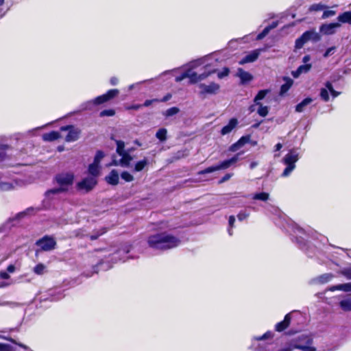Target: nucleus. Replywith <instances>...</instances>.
I'll return each instance as SVG.
<instances>
[{
	"mask_svg": "<svg viewBox=\"0 0 351 351\" xmlns=\"http://www.w3.org/2000/svg\"><path fill=\"white\" fill-rule=\"evenodd\" d=\"M147 241L149 247L158 250H170L176 247L180 243L179 238L165 230L164 226L160 227V231L150 234Z\"/></svg>",
	"mask_w": 351,
	"mask_h": 351,
	"instance_id": "1",
	"label": "nucleus"
},
{
	"mask_svg": "<svg viewBox=\"0 0 351 351\" xmlns=\"http://www.w3.org/2000/svg\"><path fill=\"white\" fill-rule=\"evenodd\" d=\"M117 149L116 152L121 158L117 160L115 158L112 159V165L118 166L120 165L123 167H129L131 161L133 160L132 156L130 155L132 149H125V143L122 141L116 140Z\"/></svg>",
	"mask_w": 351,
	"mask_h": 351,
	"instance_id": "2",
	"label": "nucleus"
},
{
	"mask_svg": "<svg viewBox=\"0 0 351 351\" xmlns=\"http://www.w3.org/2000/svg\"><path fill=\"white\" fill-rule=\"evenodd\" d=\"M299 160V154L295 149L290 150L283 158V163L286 165L282 176L288 177L295 168V162Z\"/></svg>",
	"mask_w": 351,
	"mask_h": 351,
	"instance_id": "3",
	"label": "nucleus"
},
{
	"mask_svg": "<svg viewBox=\"0 0 351 351\" xmlns=\"http://www.w3.org/2000/svg\"><path fill=\"white\" fill-rule=\"evenodd\" d=\"M241 154V153H239L232 158L226 160L221 162H220L219 165L215 166L209 167L204 170H202L199 172V174H205V173H213L215 171L221 170V169H226L230 167L231 165L235 164L239 159V156Z\"/></svg>",
	"mask_w": 351,
	"mask_h": 351,
	"instance_id": "4",
	"label": "nucleus"
},
{
	"mask_svg": "<svg viewBox=\"0 0 351 351\" xmlns=\"http://www.w3.org/2000/svg\"><path fill=\"white\" fill-rule=\"evenodd\" d=\"M118 94L119 90L117 89L109 90L106 94L98 96L93 100L88 101L86 104V108H90L91 106L93 105H99L104 104L116 97Z\"/></svg>",
	"mask_w": 351,
	"mask_h": 351,
	"instance_id": "5",
	"label": "nucleus"
},
{
	"mask_svg": "<svg viewBox=\"0 0 351 351\" xmlns=\"http://www.w3.org/2000/svg\"><path fill=\"white\" fill-rule=\"evenodd\" d=\"M59 187L57 188L62 193L66 191L73 182V176L70 173H62L56 177Z\"/></svg>",
	"mask_w": 351,
	"mask_h": 351,
	"instance_id": "6",
	"label": "nucleus"
},
{
	"mask_svg": "<svg viewBox=\"0 0 351 351\" xmlns=\"http://www.w3.org/2000/svg\"><path fill=\"white\" fill-rule=\"evenodd\" d=\"M198 87L200 89L199 94L202 95H215L220 88L219 85L215 82H211L209 84H199Z\"/></svg>",
	"mask_w": 351,
	"mask_h": 351,
	"instance_id": "7",
	"label": "nucleus"
},
{
	"mask_svg": "<svg viewBox=\"0 0 351 351\" xmlns=\"http://www.w3.org/2000/svg\"><path fill=\"white\" fill-rule=\"evenodd\" d=\"M62 192L57 188L51 189L45 192V197L43 200V205L45 208H49L51 206V202L56 199L58 195Z\"/></svg>",
	"mask_w": 351,
	"mask_h": 351,
	"instance_id": "8",
	"label": "nucleus"
},
{
	"mask_svg": "<svg viewBox=\"0 0 351 351\" xmlns=\"http://www.w3.org/2000/svg\"><path fill=\"white\" fill-rule=\"evenodd\" d=\"M36 245L43 250L49 251L54 249L56 241L51 237H45L37 241Z\"/></svg>",
	"mask_w": 351,
	"mask_h": 351,
	"instance_id": "9",
	"label": "nucleus"
},
{
	"mask_svg": "<svg viewBox=\"0 0 351 351\" xmlns=\"http://www.w3.org/2000/svg\"><path fill=\"white\" fill-rule=\"evenodd\" d=\"M341 27L339 23H325L320 26L319 31L324 35H332L337 32L338 28Z\"/></svg>",
	"mask_w": 351,
	"mask_h": 351,
	"instance_id": "10",
	"label": "nucleus"
},
{
	"mask_svg": "<svg viewBox=\"0 0 351 351\" xmlns=\"http://www.w3.org/2000/svg\"><path fill=\"white\" fill-rule=\"evenodd\" d=\"M130 247L129 245H125L121 249L118 250L112 254V260H113L115 263L118 261L125 262L128 258L127 254L130 252Z\"/></svg>",
	"mask_w": 351,
	"mask_h": 351,
	"instance_id": "11",
	"label": "nucleus"
},
{
	"mask_svg": "<svg viewBox=\"0 0 351 351\" xmlns=\"http://www.w3.org/2000/svg\"><path fill=\"white\" fill-rule=\"evenodd\" d=\"M97 180L95 178L93 177H88L84 178L83 180L77 184L78 188L81 190H84L86 191H89L93 189V187L96 185Z\"/></svg>",
	"mask_w": 351,
	"mask_h": 351,
	"instance_id": "12",
	"label": "nucleus"
},
{
	"mask_svg": "<svg viewBox=\"0 0 351 351\" xmlns=\"http://www.w3.org/2000/svg\"><path fill=\"white\" fill-rule=\"evenodd\" d=\"M61 130H69L65 140L67 142H72L76 141L79 137L80 131L73 126H64L61 128Z\"/></svg>",
	"mask_w": 351,
	"mask_h": 351,
	"instance_id": "13",
	"label": "nucleus"
},
{
	"mask_svg": "<svg viewBox=\"0 0 351 351\" xmlns=\"http://www.w3.org/2000/svg\"><path fill=\"white\" fill-rule=\"evenodd\" d=\"M263 51V49H256L248 54H247L245 56H244L240 61L239 64H244L246 63L253 62H254L259 56L261 52Z\"/></svg>",
	"mask_w": 351,
	"mask_h": 351,
	"instance_id": "14",
	"label": "nucleus"
},
{
	"mask_svg": "<svg viewBox=\"0 0 351 351\" xmlns=\"http://www.w3.org/2000/svg\"><path fill=\"white\" fill-rule=\"evenodd\" d=\"M238 125V120L232 118L230 120L229 123L222 128L221 130V135H226L230 133Z\"/></svg>",
	"mask_w": 351,
	"mask_h": 351,
	"instance_id": "15",
	"label": "nucleus"
},
{
	"mask_svg": "<svg viewBox=\"0 0 351 351\" xmlns=\"http://www.w3.org/2000/svg\"><path fill=\"white\" fill-rule=\"evenodd\" d=\"M311 64H304L300 65L296 71L291 72V75L294 78H298L301 74L308 73L311 69Z\"/></svg>",
	"mask_w": 351,
	"mask_h": 351,
	"instance_id": "16",
	"label": "nucleus"
},
{
	"mask_svg": "<svg viewBox=\"0 0 351 351\" xmlns=\"http://www.w3.org/2000/svg\"><path fill=\"white\" fill-rule=\"evenodd\" d=\"M302 36H306L304 38L306 43H307L309 40L317 42L320 40V36L315 30L306 31L304 33H303Z\"/></svg>",
	"mask_w": 351,
	"mask_h": 351,
	"instance_id": "17",
	"label": "nucleus"
},
{
	"mask_svg": "<svg viewBox=\"0 0 351 351\" xmlns=\"http://www.w3.org/2000/svg\"><path fill=\"white\" fill-rule=\"evenodd\" d=\"M237 75L240 78L242 84L248 82L252 79V75L241 68L238 69Z\"/></svg>",
	"mask_w": 351,
	"mask_h": 351,
	"instance_id": "18",
	"label": "nucleus"
},
{
	"mask_svg": "<svg viewBox=\"0 0 351 351\" xmlns=\"http://www.w3.org/2000/svg\"><path fill=\"white\" fill-rule=\"evenodd\" d=\"M328 290L330 291H342L344 292H351V282L331 286L328 288Z\"/></svg>",
	"mask_w": 351,
	"mask_h": 351,
	"instance_id": "19",
	"label": "nucleus"
},
{
	"mask_svg": "<svg viewBox=\"0 0 351 351\" xmlns=\"http://www.w3.org/2000/svg\"><path fill=\"white\" fill-rule=\"evenodd\" d=\"M119 176L116 170H112L108 176L106 177V182L112 185H117L119 183Z\"/></svg>",
	"mask_w": 351,
	"mask_h": 351,
	"instance_id": "20",
	"label": "nucleus"
},
{
	"mask_svg": "<svg viewBox=\"0 0 351 351\" xmlns=\"http://www.w3.org/2000/svg\"><path fill=\"white\" fill-rule=\"evenodd\" d=\"M335 278V276L331 273H326L318 276L315 281L319 284H325L331 281Z\"/></svg>",
	"mask_w": 351,
	"mask_h": 351,
	"instance_id": "21",
	"label": "nucleus"
},
{
	"mask_svg": "<svg viewBox=\"0 0 351 351\" xmlns=\"http://www.w3.org/2000/svg\"><path fill=\"white\" fill-rule=\"evenodd\" d=\"M291 314H287L282 322H280L276 325V330L280 332L287 328L289 324Z\"/></svg>",
	"mask_w": 351,
	"mask_h": 351,
	"instance_id": "22",
	"label": "nucleus"
},
{
	"mask_svg": "<svg viewBox=\"0 0 351 351\" xmlns=\"http://www.w3.org/2000/svg\"><path fill=\"white\" fill-rule=\"evenodd\" d=\"M100 172V166L99 164L96 162H93L88 167V173L92 176V177L95 178L99 176Z\"/></svg>",
	"mask_w": 351,
	"mask_h": 351,
	"instance_id": "23",
	"label": "nucleus"
},
{
	"mask_svg": "<svg viewBox=\"0 0 351 351\" xmlns=\"http://www.w3.org/2000/svg\"><path fill=\"white\" fill-rule=\"evenodd\" d=\"M284 80L285 81V83L283 84L280 87V94L281 95L286 93L289 90V88L291 87V86L293 85V81L289 77H285Z\"/></svg>",
	"mask_w": 351,
	"mask_h": 351,
	"instance_id": "24",
	"label": "nucleus"
},
{
	"mask_svg": "<svg viewBox=\"0 0 351 351\" xmlns=\"http://www.w3.org/2000/svg\"><path fill=\"white\" fill-rule=\"evenodd\" d=\"M339 23L351 24V12H345L337 17Z\"/></svg>",
	"mask_w": 351,
	"mask_h": 351,
	"instance_id": "25",
	"label": "nucleus"
},
{
	"mask_svg": "<svg viewBox=\"0 0 351 351\" xmlns=\"http://www.w3.org/2000/svg\"><path fill=\"white\" fill-rule=\"evenodd\" d=\"M60 136L59 132L56 131H52L49 133H45L43 135V139L45 141H53L58 138H59Z\"/></svg>",
	"mask_w": 351,
	"mask_h": 351,
	"instance_id": "26",
	"label": "nucleus"
},
{
	"mask_svg": "<svg viewBox=\"0 0 351 351\" xmlns=\"http://www.w3.org/2000/svg\"><path fill=\"white\" fill-rule=\"evenodd\" d=\"M38 210V208H35L33 207H30V208H27L25 210L18 213L16 215V217L17 219H20L25 217V216L33 215V214L36 213Z\"/></svg>",
	"mask_w": 351,
	"mask_h": 351,
	"instance_id": "27",
	"label": "nucleus"
},
{
	"mask_svg": "<svg viewBox=\"0 0 351 351\" xmlns=\"http://www.w3.org/2000/svg\"><path fill=\"white\" fill-rule=\"evenodd\" d=\"M252 199L266 202L269 198V194L266 192L256 193L252 195Z\"/></svg>",
	"mask_w": 351,
	"mask_h": 351,
	"instance_id": "28",
	"label": "nucleus"
},
{
	"mask_svg": "<svg viewBox=\"0 0 351 351\" xmlns=\"http://www.w3.org/2000/svg\"><path fill=\"white\" fill-rule=\"evenodd\" d=\"M268 93V90H260L254 99V102L255 105H259L260 104H261L260 101L263 99Z\"/></svg>",
	"mask_w": 351,
	"mask_h": 351,
	"instance_id": "29",
	"label": "nucleus"
},
{
	"mask_svg": "<svg viewBox=\"0 0 351 351\" xmlns=\"http://www.w3.org/2000/svg\"><path fill=\"white\" fill-rule=\"evenodd\" d=\"M312 101V99L311 98H306L302 101H301L300 104H298L296 106L295 110L298 112H301L304 110V108L311 104Z\"/></svg>",
	"mask_w": 351,
	"mask_h": 351,
	"instance_id": "30",
	"label": "nucleus"
},
{
	"mask_svg": "<svg viewBox=\"0 0 351 351\" xmlns=\"http://www.w3.org/2000/svg\"><path fill=\"white\" fill-rule=\"evenodd\" d=\"M338 274L344 276L348 280H351V265L341 269L338 271Z\"/></svg>",
	"mask_w": 351,
	"mask_h": 351,
	"instance_id": "31",
	"label": "nucleus"
},
{
	"mask_svg": "<svg viewBox=\"0 0 351 351\" xmlns=\"http://www.w3.org/2000/svg\"><path fill=\"white\" fill-rule=\"evenodd\" d=\"M167 130L165 128L159 129L156 134V138L161 142H164L167 139Z\"/></svg>",
	"mask_w": 351,
	"mask_h": 351,
	"instance_id": "32",
	"label": "nucleus"
},
{
	"mask_svg": "<svg viewBox=\"0 0 351 351\" xmlns=\"http://www.w3.org/2000/svg\"><path fill=\"white\" fill-rule=\"evenodd\" d=\"M328 7L326 5L323 4L322 3H314V4L311 5L309 7L308 10L311 12H317V11L324 10L326 9Z\"/></svg>",
	"mask_w": 351,
	"mask_h": 351,
	"instance_id": "33",
	"label": "nucleus"
},
{
	"mask_svg": "<svg viewBox=\"0 0 351 351\" xmlns=\"http://www.w3.org/2000/svg\"><path fill=\"white\" fill-rule=\"evenodd\" d=\"M189 75L188 78L190 80V82L192 84L199 82V74L192 71L191 69H188Z\"/></svg>",
	"mask_w": 351,
	"mask_h": 351,
	"instance_id": "34",
	"label": "nucleus"
},
{
	"mask_svg": "<svg viewBox=\"0 0 351 351\" xmlns=\"http://www.w3.org/2000/svg\"><path fill=\"white\" fill-rule=\"evenodd\" d=\"M11 148L5 145H0V161L5 159L7 152L10 151Z\"/></svg>",
	"mask_w": 351,
	"mask_h": 351,
	"instance_id": "35",
	"label": "nucleus"
},
{
	"mask_svg": "<svg viewBox=\"0 0 351 351\" xmlns=\"http://www.w3.org/2000/svg\"><path fill=\"white\" fill-rule=\"evenodd\" d=\"M147 164L148 160L146 158H144L143 160L137 162L134 166V171L137 172L142 171L147 166Z\"/></svg>",
	"mask_w": 351,
	"mask_h": 351,
	"instance_id": "36",
	"label": "nucleus"
},
{
	"mask_svg": "<svg viewBox=\"0 0 351 351\" xmlns=\"http://www.w3.org/2000/svg\"><path fill=\"white\" fill-rule=\"evenodd\" d=\"M46 266L43 263H38L34 267V272L37 275H42L45 272Z\"/></svg>",
	"mask_w": 351,
	"mask_h": 351,
	"instance_id": "37",
	"label": "nucleus"
},
{
	"mask_svg": "<svg viewBox=\"0 0 351 351\" xmlns=\"http://www.w3.org/2000/svg\"><path fill=\"white\" fill-rule=\"evenodd\" d=\"M258 106V109L257 110L258 114L261 117H265L267 115L269 110L267 106H264L262 104H260Z\"/></svg>",
	"mask_w": 351,
	"mask_h": 351,
	"instance_id": "38",
	"label": "nucleus"
},
{
	"mask_svg": "<svg viewBox=\"0 0 351 351\" xmlns=\"http://www.w3.org/2000/svg\"><path fill=\"white\" fill-rule=\"evenodd\" d=\"M12 188V184L10 182L0 181V192L9 191Z\"/></svg>",
	"mask_w": 351,
	"mask_h": 351,
	"instance_id": "39",
	"label": "nucleus"
},
{
	"mask_svg": "<svg viewBox=\"0 0 351 351\" xmlns=\"http://www.w3.org/2000/svg\"><path fill=\"white\" fill-rule=\"evenodd\" d=\"M325 86L327 88V89L330 91V93H331V95H332V96L333 97H337L338 95H340L339 92H337L335 90H334L333 86H332L331 82H327L326 83Z\"/></svg>",
	"mask_w": 351,
	"mask_h": 351,
	"instance_id": "40",
	"label": "nucleus"
},
{
	"mask_svg": "<svg viewBox=\"0 0 351 351\" xmlns=\"http://www.w3.org/2000/svg\"><path fill=\"white\" fill-rule=\"evenodd\" d=\"M179 112V109L177 107H172L167 109L165 112L164 115L166 117H171L176 114Z\"/></svg>",
	"mask_w": 351,
	"mask_h": 351,
	"instance_id": "41",
	"label": "nucleus"
},
{
	"mask_svg": "<svg viewBox=\"0 0 351 351\" xmlns=\"http://www.w3.org/2000/svg\"><path fill=\"white\" fill-rule=\"evenodd\" d=\"M340 307H351V295H348L341 301Z\"/></svg>",
	"mask_w": 351,
	"mask_h": 351,
	"instance_id": "42",
	"label": "nucleus"
},
{
	"mask_svg": "<svg viewBox=\"0 0 351 351\" xmlns=\"http://www.w3.org/2000/svg\"><path fill=\"white\" fill-rule=\"evenodd\" d=\"M235 222V217L233 215H231L229 217V219H228V224H229V228H228V234L230 236H232V228L234 227V223Z\"/></svg>",
	"mask_w": 351,
	"mask_h": 351,
	"instance_id": "43",
	"label": "nucleus"
},
{
	"mask_svg": "<svg viewBox=\"0 0 351 351\" xmlns=\"http://www.w3.org/2000/svg\"><path fill=\"white\" fill-rule=\"evenodd\" d=\"M121 178L125 182H132L134 180L133 176L128 171H123L121 174Z\"/></svg>",
	"mask_w": 351,
	"mask_h": 351,
	"instance_id": "44",
	"label": "nucleus"
},
{
	"mask_svg": "<svg viewBox=\"0 0 351 351\" xmlns=\"http://www.w3.org/2000/svg\"><path fill=\"white\" fill-rule=\"evenodd\" d=\"M305 36H301L295 40V47L296 49H301L304 46V45L306 43L305 40H304Z\"/></svg>",
	"mask_w": 351,
	"mask_h": 351,
	"instance_id": "45",
	"label": "nucleus"
},
{
	"mask_svg": "<svg viewBox=\"0 0 351 351\" xmlns=\"http://www.w3.org/2000/svg\"><path fill=\"white\" fill-rule=\"evenodd\" d=\"M328 90L326 87L325 88H322L320 90V97L324 101H328L329 100V95Z\"/></svg>",
	"mask_w": 351,
	"mask_h": 351,
	"instance_id": "46",
	"label": "nucleus"
},
{
	"mask_svg": "<svg viewBox=\"0 0 351 351\" xmlns=\"http://www.w3.org/2000/svg\"><path fill=\"white\" fill-rule=\"evenodd\" d=\"M104 157V153L101 151H97L93 162L99 164Z\"/></svg>",
	"mask_w": 351,
	"mask_h": 351,
	"instance_id": "47",
	"label": "nucleus"
},
{
	"mask_svg": "<svg viewBox=\"0 0 351 351\" xmlns=\"http://www.w3.org/2000/svg\"><path fill=\"white\" fill-rule=\"evenodd\" d=\"M336 14V12L334 10H324L322 16V19H326L329 17L333 16Z\"/></svg>",
	"mask_w": 351,
	"mask_h": 351,
	"instance_id": "48",
	"label": "nucleus"
},
{
	"mask_svg": "<svg viewBox=\"0 0 351 351\" xmlns=\"http://www.w3.org/2000/svg\"><path fill=\"white\" fill-rule=\"evenodd\" d=\"M249 215L250 213L247 212L246 210H241L238 214L237 217L239 221H243L247 219L249 217Z\"/></svg>",
	"mask_w": 351,
	"mask_h": 351,
	"instance_id": "49",
	"label": "nucleus"
},
{
	"mask_svg": "<svg viewBox=\"0 0 351 351\" xmlns=\"http://www.w3.org/2000/svg\"><path fill=\"white\" fill-rule=\"evenodd\" d=\"M114 113H115V112L112 109L104 110L100 112V117H105V116L111 117V116H113L114 114Z\"/></svg>",
	"mask_w": 351,
	"mask_h": 351,
	"instance_id": "50",
	"label": "nucleus"
},
{
	"mask_svg": "<svg viewBox=\"0 0 351 351\" xmlns=\"http://www.w3.org/2000/svg\"><path fill=\"white\" fill-rule=\"evenodd\" d=\"M250 141V137L245 136H242L237 143L241 147Z\"/></svg>",
	"mask_w": 351,
	"mask_h": 351,
	"instance_id": "51",
	"label": "nucleus"
},
{
	"mask_svg": "<svg viewBox=\"0 0 351 351\" xmlns=\"http://www.w3.org/2000/svg\"><path fill=\"white\" fill-rule=\"evenodd\" d=\"M269 28H267L265 27L263 31L262 32H261L260 34H258L256 36V40H261L263 39L264 37H265L268 33L269 32Z\"/></svg>",
	"mask_w": 351,
	"mask_h": 351,
	"instance_id": "52",
	"label": "nucleus"
},
{
	"mask_svg": "<svg viewBox=\"0 0 351 351\" xmlns=\"http://www.w3.org/2000/svg\"><path fill=\"white\" fill-rule=\"evenodd\" d=\"M188 75H189V72H188V70H186V71H184L180 75L176 76V82H181L184 79L188 77Z\"/></svg>",
	"mask_w": 351,
	"mask_h": 351,
	"instance_id": "53",
	"label": "nucleus"
},
{
	"mask_svg": "<svg viewBox=\"0 0 351 351\" xmlns=\"http://www.w3.org/2000/svg\"><path fill=\"white\" fill-rule=\"evenodd\" d=\"M229 73V69L228 68H224L222 71L219 72L217 76L219 78L221 79L226 76H227Z\"/></svg>",
	"mask_w": 351,
	"mask_h": 351,
	"instance_id": "54",
	"label": "nucleus"
},
{
	"mask_svg": "<svg viewBox=\"0 0 351 351\" xmlns=\"http://www.w3.org/2000/svg\"><path fill=\"white\" fill-rule=\"evenodd\" d=\"M215 71H209V72H204L201 74H199V82L207 78L211 73H213Z\"/></svg>",
	"mask_w": 351,
	"mask_h": 351,
	"instance_id": "55",
	"label": "nucleus"
},
{
	"mask_svg": "<svg viewBox=\"0 0 351 351\" xmlns=\"http://www.w3.org/2000/svg\"><path fill=\"white\" fill-rule=\"evenodd\" d=\"M272 337V332H267L261 337H259L256 338L258 340H263V339H267Z\"/></svg>",
	"mask_w": 351,
	"mask_h": 351,
	"instance_id": "56",
	"label": "nucleus"
},
{
	"mask_svg": "<svg viewBox=\"0 0 351 351\" xmlns=\"http://www.w3.org/2000/svg\"><path fill=\"white\" fill-rule=\"evenodd\" d=\"M0 351H12V348L9 345L0 343Z\"/></svg>",
	"mask_w": 351,
	"mask_h": 351,
	"instance_id": "57",
	"label": "nucleus"
},
{
	"mask_svg": "<svg viewBox=\"0 0 351 351\" xmlns=\"http://www.w3.org/2000/svg\"><path fill=\"white\" fill-rule=\"evenodd\" d=\"M240 148H241V147L239 146L238 143L236 142L230 147L229 150L230 152H234L239 150Z\"/></svg>",
	"mask_w": 351,
	"mask_h": 351,
	"instance_id": "58",
	"label": "nucleus"
},
{
	"mask_svg": "<svg viewBox=\"0 0 351 351\" xmlns=\"http://www.w3.org/2000/svg\"><path fill=\"white\" fill-rule=\"evenodd\" d=\"M335 49V47H334L328 48L326 51L325 53L324 54V56L326 58V57L330 56L331 54H332L334 53Z\"/></svg>",
	"mask_w": 351,
	"mask_h": 351,
	"instance_id": "59",
	"label": "nucleus"
},
{
	"mask_svg": "<svg viewBox=\"0 0 351 351\" xmlns=\"http://www.w3.org/2000/svg\"><path fill=\"white\" fill-rule=\"evenodd\" d=\"M106 232V230L105 228H102L101 230V232L99 234H92L90 235V239L91 240H95V239H97L100 235H102L103 234H104L105 232Z\"/></svg>",
	"mask_w": 351,
	"mask_h": 351,
	"instance_id": "60",
	"label": "nucleus"
},
{
	"mask_svg": "<svg viewBox=\"0 0 351 351\" xmlns=\"http://www.w3.org/2000/svg\"><path fill=\"white\" fill-rule=\"evenodd\" d=\"M0 278L3 280H8L10 278L9 274L5 271H0Z\"/></svg>",
	"mask_w": 351,
	"mask_h": 351,
	"instance_id": "61",
	"label": "nucleus"
},
{
	"mask_svg": "<svg viewBox=\"0 0 351 351\" xmlns=\"http://www.w3.org/2000/svg\"><path fill=\"white\" fill-rule=\"evenodd\" d=\"M232 174L231 173H227L222 178L221 180L219 181V183H223L224 182H226L228 181L231 177H232Z\"/></svg>",
	"mask_w": 351,
	"mask_h": 351,
	"instance_id": "62",
	"label": "nucleus"
},
{
	"mask_svg": "<svg viewBox=\"0 0 351 351\" xmlns=\"http://www.w3.org/2000/svg\"><path fill=\"white\" fill-rule=\"evenodd\" d=\"M278 25V22L276 21H274L271 23V24H270L269 25L267 26L266 27L267 28H269V31L270 32L272 29H274L275 27H276Z\"/></svg>",
	"mask_w": 351,
	"mask_h": 351,
	"instance_id": "63",
	"label": "nucleus"
},
{
	"mask_svg": "<svg viewBox=\"0 0 351 351\" xmlns=\"http://www.w3.org/2000/svg\"><path fill=\"white\" fill-rule=\"evenodd\" d=\"M311 57L309 55H306L302 58V62L304 64H308V62L310 61Z\"/></svg>",
	"mask_w": 351,
	"mask_h": 351,
	"instance_id": "64",
	"label": "nucleus"
}]
</instances>
